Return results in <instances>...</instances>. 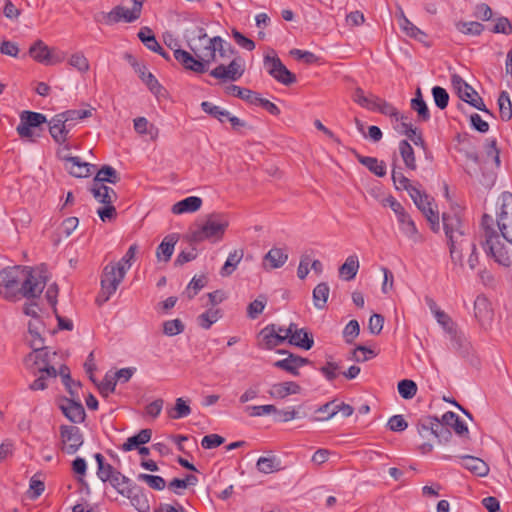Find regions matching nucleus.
<instances>
[{
    "mask_svg": "<svg viewBox=\"0 0 512 512\" xmlns=\"http://www.w3.org/2000/svg\"><path fill=\"white\" fill-rule=\"evenodd\" d=\"M94 458L97 462V476L103 482H108L111 479L112 474H114L117 469H115L111 464L105 462V458L101 453H96Z\"/></svg>",
    "mask_w": 512,
    "mask_h": 512,
    "instance_id": "nucleus-42",
    "label": "nucleus"
},
{
    "mask_svg": "<svg viewBox=\"0 0 512 512\" xmlns=\"http://www.w3.org/2000/svg\"><path fill=\"white\" fill-rule=\"evenodd\" d=\"M483 230V240L481 245L487 255L491 256L495 262L504 267L512 265V254L500 240V235L493 228V218L488 214H484L481 221Z\"/></svg>",
    "mask_w": 512,
    "mask_h": 512,
    "instance_id": "nucleus-4",
    "label": "nucleus"
},
{
    "mask_svg": "<svg viewBox=\"0 0 512 512\" xmlns=\"http://www.w3.org/2000/svg\"><path fill=\"white\" fill-rule=\"evenodd\" d=\"M244 66L241 58L233 59L228 66L223 64L218 65L210 71V75L220 80L237 81L244 74Z\"/></svg>",
    "mask_w": 512,
    "mask_h": 512,
    "instance_id": "nucleus-19",
    "label": "nucleus"
},
{
    "mask_svg": "<svg viewBox=\"0 0 512 512\" xmlns=\"http://www.w3.org/2000/svg\"><path fill=\"white\" fill-rule=\"evenodd\" d=\"M65 166L74 177L83 178L90 175L89 163L82 162L79 157H68L65 159Z\"/></svg>",
    "mask_w": 512,
    "mask_h": 512,
    "instance_id": "nucleus-30",
    "label": "nucleus"
},
{
    "mask_svg": "<svg viewBox=\"0 0 512 512\" xmlns=\"http://www.w3.org/2000/svg\"><path fill=\"white\" fill-rule=\"evenodd\" d=\"M47 123L44 114L25 110L20 114V123L16 128L21 138H31L33 136L32 128H38Z\"/></svg>",
    "mask_w": 512,
    "mask_h": 512,
    "instance_id": "nucleus-17",
    "label": "nucleus"
},
{
    "mask_svg": "<svg viewBox=\"0 0 512 512\" xmlns=\"http://www.w3.org/2000/svg\"><path fill=\"white\" fill-rule=\"evenodd\" d=\"M330 288L326 282L319 283L313 289V303L317 309H323L326 306Z\"/></svg>",
    "mask_w": 512,
    "mask_h": 512,
    "instance_id": "nucleus-44",
    "label": "nucleus"
},
{
    "mask_svg": "<svg viewBox=\"0 0 512 512\" xmlns=\"http://www.w3.org/2000/svg\"><path fill=\"white\" fill-rule=\"evenodd\" d=\"M441 327L449 334L456 333L455 323L452 318L442 309L434 315Z\"/></svg>",
    "mask_w": 512,
    "mask_h": 512,
    "instance_id": "nucleus-62",
    "label": "nucleus"
},
{
    "mask_svg": "<svg viewBox=\"0 0 512 512\" xmlns=\"http://www.w3.org/2000/svg\"><path fill=\"white\" fill-rule=\"evenodd\" d=\"M49 133L53 140L58 144H63L68 139V134L71 130V124L65 123L58 114L53 116L50 121H47Z\"/></svg>",
    "mask_w": 512,
    "mask_h": 512,
    "instance_id": "nucleus-23",
    "label": "nucleus"
},
{
    "mask_svg": "<svg viewBox=\"0 0 512 512\" xmlns=\"http://www.w3.org/2000/svg\"><path fill=\"white\" fill-rule=\"evenodd\" d=\"M90 191L94 198L103 204H112L117 198L116 192L112 188L106 186L105 183L96 185V182H92Z\"/></svg>",
    "mask_w": 512,
    "mask_h": 512,
    "instance_id": "nucleus-32",
    "label": "nucleus"
},
{
    "mask_svg": "<svg viewBox=\"0 0 512 512\" xmlns=\"http://www.w3.org/2000/svg\"><path fill=\"white\" fill-rule=\"evenodd\" d=\"M359 269V260L356 255H350L345 262L339 267V276L346 281L355 278Z\"/></svg>",
    "mask_w": 512,
    "mask_h": 512,
    "instance_id": "nucleus-37",
    "label": "nucleus"
},
{
    "mask_svg": "<svg viewBox=\"0 0 512 512\" xmlns=\"http://www.w3.org/2000/svg\"><path fill=\"white\" fill-rule=\"evenodd\" d=\"M134 129L139 134H149L152 137L157 136L158 129L154 125H149L148 120L145 117H138L134 119Z\"/></svg>",
    "mask_w": 512,
    "mask_h": 512,
    "instance_id": "nucleus-58",
    "label": "nucleus"
},
{
    "mask_svg": "<svg viewBox=\"0 0 512 512\" xmlns=\"http://www.w3.org/2000/svg\"><path fill=\"white\" fill-rule=\"evenodd\" d=\"M119 494H128L129 488L134 485V483L125 475H123L120 471H116L112 474L111 479L108 481Z\"/></svg>",
    "mask_w": 512,
    "mask_h": 512,
    "instance_id": "nucleus-43",
    "label": "nucleus"
},
{
    "mask_svg": "<svg viewBox=\"0 0 512 512\" xmlns=\"http://www.w3.org/2000/svg\"><path fill=\"white\" fill-rule=\"evenodd\" d=\"M258 346L261 349L272 350L287 341L286 333L278 334L275 324H268L258 334Z\"/></svg>",
    "mask_w": 512,
    "mask_h": 512,
    "instance_id": "nucleus-20",
    "label": "nucleus"
},
{
    "mask_svg": "<svg viewBox=\"0 0 512 512\" xmlns=\"http://www.w3.org/2000/svg\"><path fill=\"white\" fill-rule=\"evenodd\" d=\"M356 158L365 167L369 169L372 173L379 177H383L386 174V165L383 161H379L375 157L362 156L360 154H356Z\"/></svg>",
    "mask_w": 512,
    "mask_h": 512,
    "instance_id": "nucleus-38",
    "label": "nucleus"
},
{
    "mask_svg": "<svg viewBox=\"0 0 512 512\" xmlns=\"http://www.w3.org/2000/svg\"><path fill=\"white\" fill-rule=\"evenodd\" d=\"M279 464L276 457H260L257 460L256 466L259 472L270 474L279 470Z\"/></svg>",
    "mask_w": 512,
    "mask_h": 512,
    "instance_id": "nucleus-55",
    "label": "nucleus"
},
{
    "mask_svg": "<svg viewBox=\"0 0 512 512\" xmlns=\"http://www.w3.org/2000/svg\"><path fill=\"white\" fill-rule=\"evenodd\" d=\"M228 227V221L218 214H211L206 222L197 229L191 231L189 239L191 242L199 243L206 239H221Z\"/></svg>",
    "mask_w": 512,
    "mask_h": 512,
    "instance_id": "nucleus-7",
    "label": "nucleus"
},
{
    "mask_svg": "<svg viewBox=\"0 0 512 512\" xmlns=\"http://www.w3.org/2000/svg\"><path fill=\"white\" fill-rule=\"evenodd\" d=\"M451 83L461 100L480 111L489 113L483 99L460 75L453 74L451 76Z\"/></svg>",
    "mask_w": 512,
    "mask_h": 512,
    "instance_id": "nucleus-11",
    "label": "nucleus"
},
{
    "mask_svg": "<svg viewBox=\"0 0 512 512\" xmlns=\"http://www.w3.org/2000/svg\"><path fill=\"white\" fill-rule=\"evenodd\" d=\"M226 93L242 100H245L249 104L255 105L259 97V93L254 92L247 88H242L237 85L231 84L226 87Z\"/></svg>",
    "mask_w": 512,
    "mask_h": 512,
    "instance_id": "nucleus-40",
    "label": "nucleus"
},
{
    "mask_svg": "<svg viewBox=\"0 0 512 512\" xmlns=\"http://www.w3.org/2000/svg\"><path fill=\"white\" fill-rule=\"evenodd\" d=\"M47 283L42 269L24 266L18 294L26 299L39 298Z\"/></svg>",
    "mask_w": 512,
    "mask_h": 512,
    "instance_id": "nucleus-5",
    "label": "nucleus"
},
{
    "mask_svg": "<svg viewBox=\"0 0 512 512\" xmlns=\"http://www.w3.org/2000/svg\"><path fill=\"white\" fill-rule=\"evenodd\" d=\"M452 436L450 429L434 416H424L418 420V451L426 455L433 450L434 444L448 441Z\"/></svg>",
    "mask_w": 512,
    "mask_h": 512,
    "instance_id": "nucleus-3",
    "label": "nucleus"
},
{
    "mask_svg": "<svg viewBox=\"0 0 512 512\" xmlns=\"http://www.w3.org/2000/svg\"><path fill=\"white\" fill-rule=\"evenodd\" d=\"M277 352L279 354H287V357L276 361L274 366L292 374L293 376H299L300 372L298 370L297 363L295 362V354L287 350H278Z\"/></svg>",
    "mask_w": 512,
    "mask_h": 512,
    "instance_id": "nucleus-39",
    "label": "nucleus"
},
{
    "mask_svg": "<svg viewBox=\"0 0 512 512\" xmlns=\"http://www.w3.org/2000/svg\"><path fill=\"white\" fill-rule=\"evenodd\" d=\"M179 240V234L171 233L164 237L156 249L158 261L168 262L174 252L175 245Z\"/></svg>",
    "mask_w": 512,
    "mask_h": 512,
    "instance_id": "nucleus-25",
    "label": "nucleus"
},
{
    "mask_svg": "<svg viewBox=\"0 0 512 512\" xmlns=\"http://www.w3.org/2000/svg\"><path fill=\"white\" fill-rule=\"evenodd\" d=\"M442 223L448 239L451 260L454 265L463 268L464 250L473 249L474 242L466 233V227L457 213H443Z\"/></svg>",
    "mask_w": 512,
    "mask_h": 512,
    "instance_id": "nucleus-2",
    "label": "nucleus"
},
{
    "mask_svg": "<svg viewBox=\"0 0 512 512\" xmlns=\"http://www.w3.org/2000/svg\"><path fill=\"white\" fill-rule=\"evenodd\" d=\"M69 64L81 73H86L90 68L89 61L82 52L72 54Z\"/></svg>",
    "mask_w": 512,
    "mask_h": 512,
    "instance_id": "nucleus-61",
    "label": "nucleus"
},
{
    "mask_svg": "<svg viewBox=\"0 0 512 512\" xmlns=\"http://www.w3.org/2000/svg\"><path fill=\"white\" fill-rule=\"evenodd\" d=\"M391 121L395 131H397L401 135H406L409 138V140L413 141L416 144V130L413 129L412 120L410 117L398 112V115L394 116L391 119Z\"/></svg>",
    "mask_w": 512,
    "mask_h": 512,
    "instance_id": "nucleus-26",
    "label": "nucleus"
},
{
    "mask_svg": "<svg viewBox=\"0 0 512 512\" xmlns=\"http://www.w3.org/2000/svg\"><path fill=\"white\" fill-rule=\"evenodd\" d=\"M125 274V270L122 267H118L115 263H110L104 267L101 276V293L96 300L99 305L107 302L116 292Z\"/></svg>",
    "mask_w": 512,
    "mask_h": 512,
    "instance_id": "nucleus-8",
    "label": "nucleus"
},
{
    "mask_svg": "<svg viewBox=\"0 0 512 512\" xmlns=\"http://www.w3.org/2000/svg\"><path fill=\"white\" fill-rule=\"evenodd\" d=\"M222 317L221 310L218 308H211L203 312L197 317V323L203 329H209Z\"/></svg>",
    "mask_w": 512,
    "mask_h": 512,
    "instance_id": "nucleus-45",
    "label": "nucleus"
},
{
    "mask_svg": "<svg viewBox=\"0 0 512 512\" xmlns=\"http://www.w3.org/2000/svg\"><path fill=\"white\" fill-rule=\"evenodd\" d=\"M138 480L145 482L150 488L154 490H163L166 486V481L161 476L150 474H139Z\"/></svg>",
    "mask_w": 512,
    "mask_h": 512,
    "instance_id": "nucleus-60",
    "label": "nucleus"
},
{
    "mask_svg": "<svg viewBox=\"0 0 512 512\" xmlns=\"http://www.w3.org/2000/svg\"><path fill=\"white\" fill-rule=\"evenodd\" d=\"M267 304V297L263 294L259 295L254 301H252L247 307V317L254 320L264 310Z\"/></svg>",
    "mask_w": 512,
    "mask_h": 512,
    "instance_id": "nucleus-54",
    "label": "nucleus"
},
{
    "mask_svg": "<svg viewBox=\"0 0 512 512\" xmlns=\"http://www.w3.org/2000/svg\"><path fill=\"white\" fill-rule=\"evenodd\" d=\"M187 44L192 53L183 49H176L174 50V58L186 70L197 74L207 72L210 64L216 61L212 38H208L203 27H196L190 31Z\"/></svg>",
    "mask_w": 512,
    "mask_h": 512,
    "instance_id": "nucleus-1",
    "label": "nucleus"
},
{
    "mask_svg": "<svg viewBox=\"0 0 512 512\" xmlns=\"http://www.w3.org/2000/svg\"><path fill=\"white\" fill-rule=\"evenodd\" d=\"M244 252L243 250H234L228 255V258L226 262L224 263L223 267L221 268V275L222 276H229L231 275L234 270L236 269L237 265L243 258Z\"/></svg>",
    "mask_w": 512,
    "mask_h": 512,
    "instance_id": "nucleus-49",
    "label": "nucleus"
},
{
    "mask_svg": "<svg viewBox=\"0 0 512 512\" xmlns=\"http://www.w3.org/2000/svg\"><path fill=\"white\" fill-rule=\"evenodd\" d=\"M152 437L151 429H142L136 435L129 437L125 443L121 446V449L124 452L132 451L134 449H139L141 445H144L150 441Z\"/></svg>",
    "mask_w": 512,
    "mask_h": 512,
    "instance_id": "nucleus-31",
    "label": "nucleus"
},
{
    "mask_svg": "<svg viewBox=\"0 0 512 512\" xmlns=\"http://www.w3.org/2000/svg\"><path fill=\"white\" fill-rule=\"evenodd\" d=\"M270 54L264 56V66L267 72L279 83L289 86L296 82V76L282 63L280 58L276 55L274 50Z\"/></svg>",
    "mask_w": 512,
    "mask_h": 512,
    "instance_id": "nucleus-12",
    "label": "nucleus"
},
{
    "mask_svg": "<svg viewBox=\"0 0 512 512\" xmlns=\"http://www.w3.org/2000/svg\"><path fill=\"white\" fill-rule=\"evenodd\" d=\"M191 413V408L183 398H177L175 406L168 411L171 419H181L187 417Z\"/></svg>",
    "mask_w": 512,
    "mask_h": 512,
    "instance_id": "nucleus-53",
    "label": "nucleus"
},
{
    "mask_svg": "<svg viewBox=\"0 0 512 512\" xmlns=\"http://www.w3.org/2000/svg\"><path fill=\"white\" fill-rule=\"evenodd\" d=\"M500 118L508 121L512 118V103L508 92L502 91L498 97Z\"/></svg>",
    "mask_w": 512,
    "mask_h": 512,
    "instance_id": "nucleus-51",
    "label": "nucleus"
},
{
    "mask_svg": "<svg viewBox=\"0 0 512 512\" xmlns=\"http://www.w3.org/2000/svg\"><path fill=\"white\" fill-rule=\"evenodd\" d=\"M116 384V381L113 380V377L111 376V372H107L103 380L97 384V387L100 394L103 397L108 398L110 394L115 392Z\"/></svg>",
    "mask_w": 512,
    "mask_h": 512,
    "instance_id": "nucleus-59",
    "label": "nucleus"
},
{
    "mask_svg": "<svg viewBox=\"0 0 512 512\" xmlns=\"http://www.w3.org/2000/svg\"><path fill=\"white\" fill-rule=\"evenodd\" d=\"M201 108L205 113L218 119L222 123L226 120L227 117H229V112L227 110H224L209 101H203L201 103Z\"/></svg>",
    "mask_w": 512,
    "mask_h": 512,
    "instance_id": "nucleus-56",
    "label": "nucleus"
},
{
    "mask_svg": "<svg viewBox=\"0 0 512 512\" xmlns=\"http://www.w3.org/2000/svg\"><path fill=\"white\" fill-rule=\"evenodd\" d=\"M288 260V253L285 249L273 247L264 256L263 265L265 269H277L282 267Z\"/></svg>",
    "mask_w": 512,
    "mask_h": 512,
    "instance_id": "nucleus-27",
    "label": "nucleus"
},
{
    "mask_svg": "<svg viewBox=\"0 0 512 512\" xmlns=\"http://www.w3.org/2000/svg\"><path fill=\"white\" fill-rule=\"evenodd\" d=\"M398 25L402 31V33L410 38L416 37V26L409 21V19L405 16L404 11L401 7H398L397 12L395 14Z\"/></svg>",
    "mask_w": 512,
    "mask_h": 512,
    "instance_id": "nucleus-46",
    "label": "nucleus"
},
{
    "mask_svg": "<svg viewBox=\"0 0 512 512\" xmlns=\"http://www.w3.org/2000/svg\"><path fill=\"white\" fill-rule=\"evenodd\" d=\"M29 55L37 62L51 65L62 61V57L53 56L51 49L42 41L37 40L29 48Z\"/></svg>",
    "mask_w": 512,
    "mask_h": 512,
    "instance_id": "nucleus-21",
    "label": "nucleus"
},
{
    "mask_svg": "<svg viewBox=\"0 0 512 512\" xmlns=\"http://www.w3.org/2000/svg\"><path fill=\"white\" fill-rule=\"evenodd\" d=\"M93 110V108L83 110L71 109L59 113L58 117H60L65 123H70L72 127L75 121L91 117Z\"/></svg>",
    "mask_w": 512,
    "mask_h": 512,
    "instance_id": "nucleus-47",
    "label": "nucleus"
},
{
    "mask_svg": "<svg viewBox=\"0 0 512 512\" xmlns=\"http://www.w3.org/2000/svg\"><path fill=\"white\" fill-rule=\"evenodd\" d=\"M207 284V278L205 276L193 277L190 283L188 284L185 294L189 299L194 298L198 292L205 287Z\"/></svg>",
    "mask_w": 512,
    "mask_h": 512,
    "instance_id": "nucleus-63",
    "label": "nucleus"
},
{
    "mask_svg": "<svg viewBox=\"0 0 512 512\" xmlns=\"http://www.w3.org/2000/svg\"><path fill=\"white\" fill-rule=\"evenodd\" d=\"M132 9H126L123 6H116L110 12H100L94 16L96 22H103L106 25H113L120 21L132 23L136 21L142 10L143 0H132Z\"/></svg>",
    "mask_w": 512,
    "mask_h": 512,
    "instance_id": "nucleus-9",
    "label": "nucleus"
},
{
    "mask_svg": "<svg viewBox=\"0 0 512 512\" xmlns=\"http://www.w3.org/2000/svg\"><path fill=\"white\" fill-rule=\"evenodd\" d=\"M59 407L65 417L71 422L82 423L85 420L86 413L81 402L65 398Z\"/></svg>",
    "mask_w": 512,
    "mask_h": 512,
    "instance_id": "nucleus-22",
    "label": "nucleus"
},
{
    "mask_svg": "<svg viewBox=\"0 0 512 512\" xmlns=\"http://www.w3.org/2000/svg\"><path fill=\"white\" fill-rule=\"evenodd\" d=\"M392 180L397 190H406L413 202L416 204V188L411 184L410 180L404 174L396 170L392 171Z\"/></svg>",
    "mask_w": 512,
    "mask_h": 512,
    "instance_id": "nucleus-36",
    "label": "nucleus"
},
{
    "mask_svg": "<svg viewBox=\"0 0 512 512\" xmlns=\"http://www.w3.org/2000/svg\"><path fill=\"white\" fill-rule=\"evenodd\" d=\"M456 28L459 32H461L465 35H473V36L480 35L484 30V26L481 23L475 22V21H470V22L460 21L456 24Z\"/></svg>",
    "mask_w": 512,
    "mask_h": 512,
    "instance_id": "nucleus-57",
    "label": "nucleus"
},
{
    "mask_svg": "<svg viewBox=\"0 0 512 512\" xmlns=\"http://www.w3.org/2000/svg\"><path fill=\"white\" fill-rule=\"evenodd\" d=\"M286 332L287 342L297 348L310 350L314 345L313 335L306 328H299L296 323H290Z\"/></svg>",
    "mask_w": 512,
    "mask_h": 512,
    "instance_id": "nucleus-16",
    "label": "nucleus"
},
{
    "mask_svg": "<svg viewBox=\"0 0 512 512\" xmlns=\"http://www.w3.org/2000/svg\"><path fill=\"white\" fill-rule=\"evenodd\" d=\"M138 38L151 51L162 50V46L156 40L153 31L149 27H142L138 32Z\"/></svg>",
    "mask_w": 512,
    "mask_h": 512,
    "instance_id": "nucleus-48",
    "label": "nucleus"
},
{
    "mask_svg": "<svg viewBox=\"0 0 512 512\" xmlns=\"http://www.w3.org/2000/svg\"><path fill=\"white\" fill-rule=\"evenodd\" d=\"M59 431L61 450L69 455L75 454L84 443L80 428L73 425H61Z\"/></svg>",
    "mask_w": 512,
    "mask_h": 512,
    "instance_id": "nucleus-15",
    "label": "nucleus"
},
{
    "mask_svg": "<svg viewBox=\"0 0 512 512\" xmlns=\"http://www.w3.org/2000/svg\"><path fill=\"white\" fill-rule=\"evenodd\" d=\"M202 199L197 196H189L172 206L173 214L191 213L200 209Z\"/></svg>",
    "mask_w": 512,
    "mask_h": 512,
    "instance_id": "nucleus-33",
    "label": "nucleus"
},
{
    "mask_svg": "<svg viewBox=\"0 0 512 512\" xmlns=\"http://www.w3.org/2000/svg\"><path fill=\"white\" fill-rule=\"evenodd\" d=\"M440 423H443L444 427H447L448 429L453 428L455 433L459 436H466L469 434L467 425L456 413L452 411L444 413Z\"/></svg>",
    "mask_w": 512,
    "mask_h": 512,
    "instance_id": "nucleus-29",
    "label": "nucleus"
},
{
    "mask_svg": "<svg viewBox=\"0 0 512 512\" xmlns=\"http://www.w3.org/2000/svg\"><path fill=\"white\" fill-rule=\"evenodd\" d=\"M461 459L462 465L477 476L488 474L489 467L482 459L470 455L462 456Z\"/></svg>",
    "mask_w": 512,
    "mask_h": 512,
    "instance_id": "nucleus-34",
    "label": "nucleus"
},
{
    "mask_svg": "<svg viewBox=\"0 0 512 512\" xmlns=\"http://www.w3.org/2000/svg\"><path fill=\"white\" fill-rule=\"evenodd\" d=\"M496 222L503 239L512 244V193L503 192L498 198Z\"/></svg>",
    "mask_w": 512,
    "mask_h": 512,
    "instance_id": "nucleus-10",
    "label": "nucleus"
},
{
    "mask_svg": "<svg viewBox=\"0 0 512 512\" xmlns=\"http://www.w3.org/2000/svg\"><path fill=\"white\" fill-rule=\"evenodd\" d=\"M122 496L127 497L130 499L131 505L138 511V512H149L150 511V504L149 500L147 498V495L143 491V489L136 484H134L132 487L129 488L128 494H123Z\"/></svg>",
    "mask_w": 512,
    "mask_h": 512,
    "instance_id": "nucleus-24",
    "label": "nucleus"
},
{
    "mask_svg": "<svg viewBox=\"0 0 512 512\" xmlns=\"http://www.w3.org/2000/svg\"><path fill=\"white\" fill-rule=\"evenodd\" d=\"M119 181V173L112 166L109 165L102 166V168L97 172V174L93 178V182H96V185L106 182L116 184Z\"/></svg>",
    "mask_w": 512,
    "mask_h": 512,
    "instance_id": "nucleus-41",
    "label": "nucleus"
},
{
    "mask_svg": "<svg viewBox=\"0 0 512 512\" xmlns=\"http://www.w3.org/2000/svg\"><path fill=\"white\" fill-rule=\"evenodd\" d=\"M494 312L490 301L484 295H478L474 300V318L483 330L492 326Z\"/></svg>",
    "mask_w": 512,
    "mask_h": 512,
    "instance_id": "nucleus-18",
    "label": "nucleus"
},
{
    "mask_svg": "<svg viewBox=\"0 0 512 512\" xmlns=\"http://www.w3.org/2000/svg\"><path fill=\"white\" fill-rule=\"evenodd\" d=\"M376 355L377 353L374 350L363 345H358L352 350L348 359L355 362H365L374 358Z\"/></svg>",
    "mask_w": 512,
    "mask_h": 512,
    "instance_id": "nucleus-52",
    "label": "nucleus"
},
{
    "mask_svg": "<svg viewBox=\"0 0 512 512\" xmlns=\"http://www.w3.org/2000/svg\"><path fill=\"white\" fill-rule=\"evenodd\" d=\"M135 71L138 73L140 79L147 85L148 89L155 95H159L163 89L155 76L149 72L144 65H137Z\"/></svg>",
    "mask_w": 512,
    "mask_h": 512,
    "instance_id": "nucleus-35",
    "label": "nucleus"
},
{
    "mask_svg": "<svg viewBox=\"0 0 512 512\" xmlns=\"http://www.w3.org/2000/svg\"><path fill=\"white\" fill-rule=\"evenodd\" d=\"M399 153L406 165L409 169L415 168V157H414V149L408 140L404 139L399 142Z\"/></svg>",
    "mask_w": 512,
    "mask_h": 512,
    "instance_id": "nucleus-50",
    "label": "nucleus"
},
{
    "mask_svg": "<svg viewBox=\"0 0 512 512\" xmlns=\"http://www.w3.org/2000/svg\"><path fill=\"white\" fill-rule=\"evenodd\" d=\"M300 391L301 387L298 383L294 381H286L273 384L268 393L272 398L284 399L289 395L298 394Z\"/></svg>",
    "mask_w": 512,
    "mask_h": 512,
    "instance_id": "nucleus-28",
    "label": "nucleus"
},
{
    "mask_svg": "<svg viewBox=\"0 0 512 512\" xmlns=\"http://www.w3.org/2000/svg\"><path fill=\"white\" fill-rule=\"evenodd\" d=\"M398 392L404 399H411L416 395V383L410 379L401 380L398 383Z\"/></svg>",
    "mask_w": 512,
    "mask_h": 512,
    "instance_id": "nucleus-64",
    "label": "nucleus"
},
{
    "mask_svg": "<svg viewBox=\"0 0 512 512\" xmlns=\"http://www.w3.org/2000/svg\"><path fill=\"white\" fill-rule=\"evenodd\" d=\"M23 267H8L0 271V288L3 287L5 292L3 296L7 300H12L18 295V289L22 278ZM2 291L0 290V294Z\"/></svg>",
    "mask_w": 512,
    "mask_h": 512,
    "instance_id": "nucleus-14",
    "label": "nucleus"
},
{
    "mask_svg": "<svg viewBox=\"0 0 512 512\" xmlns=\"http://www.w3.org/2000/svg\"><path fill=\"white\" fill-rule=\"evenodd\" d=\"M32 350L24 359V364L30 373L35 376L38 373H47L48 376H52V379H56L58 372L50 364L51 360L47 347L40 346V343L34 342Z\"/></svg>",
    "mask_w": 512,
    "mask_h": 512,
    "instance_id": "nucleus-6",
    "label": "nucleus"
},
{
    "mask_svg": "<svg viewBox=\"0 0 512 512\" xmlns=\"http://www.w3.org/2000/svg\"><path fill=\"white\" fill-rule=\"evenodd\" d=\"M418 210L422 212L430 229L438 233L441 229L438 205L433 197L420 190H418Z\"/></svg>",
    "mask_w": 512,
    "mask_h": 512,
    "instance_id": "nucleus-13",
    "label": "nucleus"
}]
</instances>
